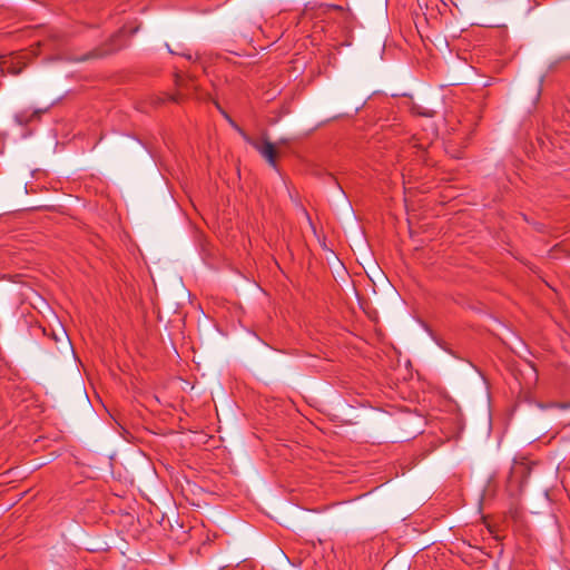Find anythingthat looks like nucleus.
<instances>
[{"label":"nucleus","instance_id":"6","mask_svg":"<svg viewBox=\"0 0 570 570\" xmlns=\"http://www.w3.org/2000/svg\"><path fill=\"white\" fill-rule=\"evenodd\" d=\"M180 97L181 95L180 94H177V95H167L166 98L168 100H171V101H175V102H179L180 101Z\"/></svg>","mask_w":570,"mask_h":570},{"label":"nucleus","instance_id":"1","mask_svg":"<svg viewBox=\"0 0 570 570\" xmlns=\"http://www.w3.org/2000/svg\"><path fill=\"white\" fill-rule=\"evenodd\" d=\"M248 144L259 153L271 167L277 169L278 151L275 144L271 142L267 138H263L261 141L252 138Z\"/></svg>","mask_w":570,"mask_h":570},{"label":"nucleus","instance_id":"5","mask_svg":"<svg viewBox=\"0 0 570 570\" xmlns=\"http://www.w3.org/2000/svg\"><path fill=\"white\" fill-rule=\"evenodd\" d=\"M228 124L243 137V139L248 144L252 138L240 128L226 112L222 111Z\"/></svg>","mask_w":570,"mask_h":570},{"label":"nucleus","instance_id":"2","mask_svg":"<svg viewBox=\"0 0 570 570\" xmlns=\"http://www.w3.org/2000/svg\"><path fill=\"white\" fill-rule=\"evenodd\" d=\"M120 38V33H115L110 37L109 41L100 47H97L89 51L87 55L77 58L76 61H86L89 59H99L104 58L108 55H111L120 49V45H117L116 41Z\"/></svg>","mask_w":570,"mask_h":570},{"label":"nucleus","instance_id":"9","mask_svg":"<svg viewBox=\"0 0 570 570\" xmlns=\"http://www.w3.org/2000/svg\"><path fill=\"white\" fill-rule=\"evenodd\" d=\"M567 59H570V56H569V57H567Z\"/></svg>","mask_w":570,"mask_h":570},{"label":"nucleus","instance_id":"4","mask_svg":"<svg viewBox=\"0 0 570 570\" xmlns=\"http://www.w3.org/2000/svg\"><path fill=\"white\" fill-rule=\"evenodd\" d=\"M52 340L56 344H60V346H57V350L67 348L70 346V340L63 328H61L59 333L52 332Z\"/></svg>","mask_w":570,"mask_h":570},{"label":"nucleus","instance_id":"3","mask_svg":"<svg viewBox=\"0 0 570 570\" xmlns=\"http://www.w3.org/2000/svg\"><path fill=\"white\" fill-rule=\"evenodd\" d=\"M48 108L45 109H35L32 112H28L27 110L17 112L14 115V120L21 125L27 126L29 125L33 119H39L43 112H46Z\"/></svg>","mask_w":570,"mask_h":570},{"label":"nucleus","instance_id":"8","mask_svg":"<svg viewBox=\"0 0 570 570\" xmlns=\"http://www.w3.org/2000/svg\"><path fill=\"white\" fill-rule=\"evenodd\" d=\"M176 86L180 87L181 86V79L180 77H177L176 78Z\"/></svg>","mask_w":570,"mask_h":570},{"label":"nucleus","instance_id":"7","mask_svg":"<svg viewBox=\"0 0 570 570\" xmlns=\"http://www.w3.org/2000/svg\"><path fill=\"white\" fill-rule=\"evenodd\" d=\"M419 115H422V116H425V117H433L434 112L432 110L419 111Z\"/></svg>","mask_w":570,"mask_h":570}]
</instances>
